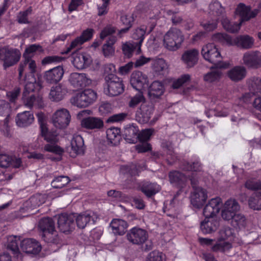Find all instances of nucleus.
<instances>
[{
	"label": "nucleus",
	"instance_id": "f257e3e1",
	"mask_svg": "<svg viewBox=\"0 0 261 261\" xmlns=\"http://www.w3.org/2000/svg\"><path fill=\"white\" fill-rule=\"evenodd\" d=\"M35 84L27 83L24 88L22 95V101L24 105L30 109L35 108L41 109L44 107L43 98L41 95L35 92Z\"/></svg>",
	"mask_w": 261,
	"mask_h": 261
},
{
	"label": "nucleus",
	"instance_id": "f03ea898",
	"mask_svg": "<svg viewBox=\"0 0 261 261\" xmlns=\"http://www.w3.org/2000/svg\"><path fill=\"white\" fill-rule=\"evenodd\" d=\"M203 59L214 65L216 68H227L229 63L221 61L222 57L216 46L213 43L204 45L201 50Z\"/></svg>",
	"mask_w": 261,
	"mask_h": 261
},
{
	"label": "nucleus",
	"instance_id": "7ed1b4c3",
	"mask_svg": "<svg viewBox=\"0 0 261 261\" xmlns=\"http://www.w3.org/2000/svg\"><path fill=\"white\" fill-rule=\"evenodd\" d=\"M184 40L181 32L176 28L170 29L164 37V45L169 50L175 51L180 48Z\"/></svg>",
	"mask_w": 261,
	"mask_h": 261
},
{
	"label": "nucleus",
	"instance_id": "20e7f679",
	"mask_svg": "<svg viewBox=\"0 0 261 261\" xmlns=\"http://www.w3.org/2000/svg\"><path fill=\"white\" fill-rule=\"evenodd\" d=\"M97 99V93L92 89H87L76 93L70 99L71 104L78 108H86Z\"/></svg>",
	"mask_w": 261,
	"mask_h": 261
},
{
	"label": "nucleus",
	"instance_id": "39448f33",
	"mask_svg": "<svg viewBox=\"0 0 261 261\" xmlns=\"http://www.w3.org/2000/svg\"><path fill=\"white\" fill-rule=\"evenodd\" d=\"M20 57L21 53L17 49L6 47L0 48V61L3 62L5 69L17 63Z\"/></svg>",
	"mask_w": 261,
	"mask_h": 261
},
{
	"label": "nucleus",
	"instance_id": "423d86ee",
	"mask_svg": "<svg viewBox=\"0 0 261 261\" xmlns=\"http://www.w3.org/2000/svg\"><path fill=\"white\" fill-rule=\"evenodd\" d=\"M106 87L104 92L110 96H116L121 94L124 90L122 80L116 75L105 77Z\"/></svg>",
	"mask_w": 261,
	"mask_h": 261
},
{
	"label": "nucleus",
	"instance_id": "0eeeda50",
	"mask_svg": "<svg viewBox=\"0 0 261 261\" xmlns=\"http://www.w3.org/2000/svg\"><path fill=\"white\" fill-rule=\"evenodd\" d=\"M221 215L225 221H230L240 210V205L234 199L230 198L226 200L221 207Z\"/></svg>",
	"mask_w": 261,
	"mask_h": 261
},
{
	"label": "nucleus",
	"instance_id": "6e6552de",
	"mask_svg": "<svg viewBox=\"0 0 261 261\" xmlns=\"http://www.w3.org/2000/svg\"><path fill=\"white\" fill-rule=\"evenodd\" d=\"M126 237L132 244L141 245L147 241L148 233L145 230L135 227L127 232Z\"/></svg>",
	"mask_w": 261,
	"mask_h": 261
},
{
	"label": "nucleus",
	"instance_id": "1a4fd4ad",
	"mask_svg": "<svg viewBox=\"0 0 261 261\" xmlns=\"http://www.w3.org/2000/svg\"><path fill=\"white\" fill-rule=\"evenodd\" d=\"M243 63L248 68L256 69L261 67V53L248 51L244 54Z\"/></svg>",
	"mask_w": 261,
	"mask_h": 261
},
{
	"label": "nucleus",
	"instance_id": "9d476101",
	"mask_svg": "<svg viewBox=\"0 0 261 261\" xmlns=\"http://www.w3.org/2000/svg\"><path fill=\"white\" fill-rule=\"evenodd\" d=\"M70 121V115L68 111L65 109L58 110L52 116L54 125L59 129L66 127Z\"/></svg>",
	"mask_w": 261,
	"mask_h": 261
},
{
	"label": "nucleus",
	"instance_id": "9b49d317",
	"mask_svg": "<svg viewBox=\"0 0 261 261\" xmlns=\"http://www.w3.org/2000/svg\"><path fill=\"white\" fill-rule=\"evenodd\" d=\"M154 108L151 103L144 102L136 113V120L141 124L148 122L153 114Z\"/></svg>",
	"mask_w": 261,
	"mask_h": 261
},
{
	"label": "nucleus",
	"instance_id": "f8f14e48",
	"mask_svg": "<svg viewBox=\"0 0 261 261\" xmlns=\"http://www.w3.org/2000/svg\"><path fill=\"white\" fill-rule=\"evenodd\" d=\"M222 200L219 197L212 198L204 207L203 214L205 217H214L220 212Z\"/></svg>",
	"mask_w": 261,
	"mask_h": 261
},
{
	"label": "nucleus",
	"instance_id": "ddd939ff",
	"mask_svg": "<svg viewBox=\"0 0 261 261\" xmlns=\"http://www.w3.org/2000/svg\"><path fill=\"white\" fill-rule=\"evenodd\" d=\"M259 11L257 9L251 10L250 6H246L243 3H240L236 10V14L240 17V21L241 23L255 17Z\"/></svg>",
	"mask_w": 261,
	"mask_h": 261
},
{
	"label": "nucleus",
	"instance_id": "4468645a",
	"mask_svg": "<svg viewBox=\"0 0 261 261\" xmlns=\"http://www.w3.org/2000/svg\"><path fill=\"white\" fill-rule=\"evenodd\" d=\"M74 216L67 214L59 215L58 218V226L60 230L66 233L72 231L74 226Z\"/></svg>",
	"mask_w": 261,
	"mask_h": 261
},
{
	"label": "nucleus",
	"instance_id": "2eb2a0df",
	"mask_svg": "<svg viewBox=\"0 0 261 261\" xmlns=\"http://www.w3.org/2000/svg\"><path fill=\"white\" fill-rule=\"evenodd\" d=\"M69 82L74 88L82 89L91 84V80L86 73H72L69 77Z\"/></svg>",
	"mask_w": 261,
	"mask_h": 261
},
{
	"label": "nucleus",
	"instance_id": "dca6fc26",
	"mask_svg": "<svg viewBox=\"0 0 261 261\" xmlns=\"http://www.w3.org/2000/svg\"><path fill=\"white\" fill-rule=\"evenodd\" d=\"M20 249L28 254H37L41 250V247L39 242L33 239H25L21 241Z\"/></svg>",
	"mask_w": 261,
	"mask_h": 261
},
{
	"label": "nucleus",
	"instance_id": "f3484780",
	"mask_svg": "<svg viewBox=\"0 0 261 261\" xmlns=\"http://www.w3.org/2000/svg\"><path fill=\"white\" fill-rule=\"evenodd\" d=\"M199 51L196 48L185 50L182 54L181 60L187 68L193 67L198 63Z\"/></svg>",
	"mask_w": 261,
	"mask_h": 261
},
{
	"label": "nucleus",
	"instance_id": "a211bd4d",
	"mask_svg": "<svg viewBox=\"0 0 261 261\" xmlns=\"http://www.w3.org/2000/svg\"><path fill=\"white\" fill-rule=\"evenodd\" d=\"M207 198V192L202 188H195L191 196V204L195 207L200 208Z\"/></svg>",
	"mask_w": 261,
	"mask_h": 261
},
{
	"label": "nucleus",
	"instance_id": "6ab92c4d",
	"mask_svg": "<svg viewBox=\"0 0 261 261\" xmlns=\"http://www.w3.org/2000/svg\"><path fill=\"white\" fill-rule=\"evenodd\" d=\"M130 84L136 90L140 92L145 88V85L148 83L146 75L141 71L134 72L130 77Z\"/></svg>",
	"mask_w": 261,
	"mask_h": 261
},
{
	"label": "nucleus",
	"instance_id": "aec40b11",
	"mask_svg": "<svg viewBox=\"0 0 261 261\" xmlns=\"http://www.w3.org/2000/svg\"><path fill=\"white\" fill-rule=\"evenodd\" d=\"M63 74V67L58 66L45 71L43 77L47 83L54 84L59 82L62 79Z\"/></svg>",
	"mask_w": 261,
	"mask_h": 261
},
{
	"label": "nucleus",
	"instance_id": "412c9836",
	"mask_svg": "<svg viewBox=\"0 0 261 261\" xmlns=\"http://www.w3.org/2000/svg\"><path fill=\"white\" fill-rule=\"evenodd\" d=\"M72 62L75 67L78 69H84L90 65L92 63L91 57L86 54L73 53Z\"/></svg>",
	"mask_w": 261,
	"mask_h": 261
},
{
	"label": "nucleus",
	"instance_id": "4be33fe9",
	"mask_svg": "<svg viewBox=\"0 0 261 261\" xmlns=\"http://www.w3.org/2000/svg\"><path fill=\"white\" fill-rule=\"evenodd\" d=\"M45 202V198L43 195L37 194L31 196L28 200L24 202L23 209L28 212L34 213L33 211L38 206Z\"/></svg>",
	"mask_w": 261,
	"mask_h": 261
},
{
	"label": "nucleus",
	"instance_id": "5701e85b",
	"mask_svg": "<svg viewBox=\"0 0 261 261\" xmlns=\"http://www.w3.org/2000/svg\"><path fill=\"white\" fill-rule=\"evenodd\" d=\"M139 132V128L136 124H128L124 128L123 135L127 142L135 144L138 141Z\"/></svg>",
	"mask_w": 261,
	"mask_h": 261
},
{
	"label": "nucleus",
	"instance_id": "b1692460",
	"mask_svg": "<svg viewBox=\"0 0 261 261\" xmlns=\"http://www.w3.org/2000/svg\"><path fill=\"white\" fill-rule=\"evenodd\" d=\"M22 165V161L20 158L15 156H10L6 154H0V167L7 168L12 166L15 168H19Z\"/></svg>",
	"mask_w": 261,
	"mask_h": 261
},
{
	"label": "nucleus",
	"instance_id": "393cba45",
	"mask_svg": "<svg viewBox=\"0 0 261 261\" xmlns=\"http://www.w3.org/2000/svg\"><path fill=\"white\" fill-rule=\"evenodd\" d=\"M164 91L165 88L163 83L155 81L148 87V95L150 100H155L161 97Z\"/></svg>",
	"mask_w": 261,
	"mask_h": 261
},
{
	"label": "nucleus",
	"instance_id": "a878e982",
	"mask_svg": "<svg viewBox=\"0 0 261 261\" xmlns=\"http://www.w3.org/2000/svg\"><path fill=\"white\" fill-rule=\"evenodd\" d=\"M34 121V117L30 111H24L17 114L15 117L16 125L19 127H27Z\"/></svg>",
	"mask_w": 261,
	"mask_h": 261
},
{
	"label": "nucleus",
	"instance_id": "bb28decb",
	"mask_svg": "<svg viewBox=\"0 0 261 261\" xmlns=\"http://www.w3.org/2000/svg\"><path fill=\"white\" fill-rule=\"evenodd\" d=\"M138 189L148 198L155 195L161 190L160 186L156 183L149 181L142 182Z\"/></svg>",
	"mask_w": 261,
	"mask_h": 261
},
{
	"label": "nucleus",
	"instance_id": "cd10ccee",
	"mask_svg": "<svg viewBox=\"0 0 261 261\" xmlns=\"http://www.w3.org/2000/svg\"><path fill=\"white\" fill-rule=\"evenodd\" d=\"M93 30L92 29H88L84 31L82 35L75 38L70 44V46L67 48L65 51L66 54L69 53L72 49L75 48L78 45L83 44L85 42L90 40L93 34Z\"/></svg>",
	"mask_w": 261,
	"mask_h": 261
},
{
	"label": "nucleus",
	"instance_id": "c85d7f7f",
	"mask_svg": "<svg viewBox=\"0 0 261 261\" xmlns=\"http://www.w3.org/2000/svg\"><path fill=\"white\" fill-rule=\"evenodd\" d=\"M247 74V70L244 66H236L227 71L228 77L233 82H238L244 79Z\"/></svg>",
	"mask_w": 261,
	"mask_h": 261
},
{
	"label": "nucleus",
	"instance_id": "c756f323",
	"mask_svg": "<svg viewBox=\"0 0 261 261\" xmlns=\"http://www.w3.org/2000/svg\"><path fill=\"white\" fill-rule=\"evenodd\" d=\"M81 125L88 129H100L103 126V122L100 118L88 117L83 119Z\"/></svg>",
	"mask_w": 261,
	"mask_h": 261
},
{
	"label": "nucleus",
	"instance_id": "7c9ffc66",
	"mask_svg": "<svg viewBox=\"0 0 261 261\" xmlns=\"http://www.w3.org/2000/svg\"><path fill=\"white\" fill-rule=\"evenodd\" d=\"M219 226V222L214 217H207L201 222L200 228L204 233H210L215 231Z\"/></svg>",
	"mask_w": 261,
	"mask_h": 261
},
{
	"label": "nucleus",
	"instance_id": "2f4dec72",
	"mask_svg": "<svg viewBox=\"0 0 261 261\" xmlns=\"http://www.w3.org/2000/svg\"><path fill=\"white\" fill-rule=\"evenodd\" d=\"M67 93V88L64 86L59 84L51 88L49 97L51 100L58 102L64 98Z\"/></svg>",
	"mask_w": 261,
	"mask_h": 261
},
{
	"label": "nucleus",
	"instance_id": "473e14b6",
	"mask_svg": "<svg viewBox=\"0 0 261 261\" xmlns=\"http://www.w3.org/2000/svg\"><path fill=\"white\" fill-rule=\"evenodd\" d=\"M84 140L81 136H73L71 141V147L73 154L71 156L75 157L77 154H83L84 153Z\"/></svg>",
	"mask_w": 261,
	"mask_h": 261
},
{
	"label": "nucleus",
	"instance_id": "72a5a7b5",
	"mask_svg": "<svg viewBox=\"0 0 261 261\" xmlns=\"http://www.w3.org/2000/svg\"><path fill=\"white\" fill-rule=\"evenodd\" d=\"M110 226L115 235L122 236L126 232L128 224L122 219H113Z\"/></svg>",
	"mask_w": 261,
	"mask_h": 261
},
{
	"label": "nucleus",
	"instance_id": "f704fd0d",
	"mask_svg": "<svg viewBox=\"0 0 261 261\" xmlns=\"http://www.w3.org/2000/svg\"><path fill=\"white\" fill-rule=\"evenodd\" d=\"M208 13L210 15L213 16L214 18H218V20H221L225 17L224 8L217 1L212 2L210 4Z\"/></svg>",
	"mask_w": 261,
	"mask_h": 261
},
{
	"label": "nucleus",
	"instance_id": "c9c22d12",
	"mask_svg": "<svg viewBox=\"0 0 261 261\" xmlns=\"http://www.w3.org/2000/svg\"><path fill=\"white\" fill-rule=\"evenodd\" d=\"M162 147L164 152L166 153V160L168 164L171 165L178 159L171 142L164 141L162 143Z\"/></svg>",
	"mask_w": 261,
	"mask_h": 261
},
{
	"label": "nucleus",
	"instance_id": "e433bc0d",
	"mask_svg": "<svg viewBox=\"0 0 261 261\" xmlns=\"http://www.w3.org/2000/svg\"><path fill=\"white\" fill-rule=\"evenodd\" d=\"M20 237L10 236L8 239L7 249L11 250L14 255L17 258H21L18 244H20Z\"/></svg>",
	"mask_w": 261,
	"mask_h": 261
},
{
	"label": "nucleus",
	"instance_id": "4c0bfd02",
	"mask_svg": "<svg viewBox=\"0 0 261 261\" xmlns=\"http://www.w3.org/2000/svg\"><path fill=\"white\" fill-rule=\"evenodd\" d=\"M248 206L254 211L261 210V192H254L248 198Z\"/></svg>",
	"mask_w": 261,
	"mask_h": 261
},
{
	"label": "nucleus",
	"instance_id": "58836bf2",
	"mask_svg": "<svg viewBox=\"0 0 261 261\" xmlns=\"http://www.w3.org/2000/svg\"><path fill=\"white\" fill-rule=\"evenodd\" d=\"M233 43L238 47L248 49L253 45V40L248 35L239 36L234 39Z\"/></svg>",
	"mask_w": 261,
	"mask_h": 261
},
{
	"label": "nucleus",
	"instance_id": "ea45409f",
	"mask_svg": "<svg viewBox=\"0 0 261 261\" xmlns=\"http://www.w3.org/2000/svg\"><path fill=\"white\" fill-rule=\"evenodd\" d=\"M146 27L144 25L141 26L140 28L136 29L132 34L133 39L137 40L135 42L138 45V49L137 54H139L141 51V46L144 39V35L146 33Z\"/></svg>",
	"mask_w": 261,
	"mask_h": 261
},
{
	"label": "nucleus",
	"instance_id": "a19ab883",
	"mask_svg": "<svg viewBox=\"0 0 261 261\" xmlns=\"http://www.w3.org/2000/svg\"><path fill=\"white\" fill-rule=\"evenodd\" d=\"M120 130L118 128H110L107 130V137L109 142L113 145H117L121 139Z\"/></svg>",
	"mask_w": 261,
	"mask_h": 261
},
{
	"label": "nucleus",
	"instance_id": "79ce46f5",
	"mask_svg": "<svg viewBox=\"0 0 261 261\" xmlns=\"http://www.w3.org/2000/svg\"><path fill=\"white\" fill-rule=\"evenodd\" d=\"M42 233L46 231L53 232L55 229V222L51 218H43L39 222L38 225Z\"/></svg>",
	"mask_w": 261,
	"mask_h": 261
},
{
	"label": "nucleus",
	"instance_id": "37998d69",
	"mask_svg": "<svg viewBox=\"0 0 261 261\" xmlns=\"http://www.w3.org/2000/svg\"><path fill=\"white\" fill-rule=\"evenodd\" d=\"M169 178L171 184L179 186L187 181V177L179 171H171L169 174Z\"/></svg>",
	"mask_w": 261,
	"mask_h": 261
},
{
	"label": "nucleus",
	"instance_id": "c03bdc74",
	"mask_svg": "<svg viewBox=\"0 0 261 261\" xmlns=\"http://www.w3.org/2000/svg\"><path fill=\"white\" fill-rule=\"evenodd\" d=\"M91 213V212H86L79 214L76 217V222L79 228L83 229L86 227L92 218Z\"/></svg>",
	"mask_w": 261,
	"mask_h": 261
},
{
	"label": "nucleus",
	"instance_id": "a18cd8bd",
	"mask_svg": "<svg viewBox=\"0 0 261 261\" xmlns=\"http://www.w3.org/2000/svg\"><path fill=\"white\" fill-rule=\"evenodd\" d=\"M221 21L224 29L231 33L238 32L242 24L240 21L239 23L231 22L226 17L223 18Z\"/></svg>",
	"mask_w": 261,
	"mask_h": 261
},
{
	"label": "nucleus",
	"instance_id": "49530a36",
	"mask_svg": "<svg viewBox=\"0 0 261 261\" xmlns=\"http://www.w3.org/2000/svg\"><path fill=\"white\" fill-rule=\"evenodd\" d=\"M41 135L48 143H57L58 134L56 132L49 131L46 127H42L41 129Z\"/></svg>",
	"mask_w": 261,
	"mask_h": 261
},
{
	"label": "nucleus",
	"instance_id": "de8ad7c7",
	"mask_svg": "<svg viewBox=\"0 0 261 261\" xmlns=\"http://www.w3.org/2000/svg\"><path fill=\"white\" fill-rule=\"evenodd\" d=\"M117 38L115 36H110L107 43L103 44L102 51L105 57L112 55L114 53V48L113 45L116 42Z\"/></svg>",
	"mask_w": 261,
	"mask_h": 261
},
{
	"label": "nucleus",
	"instance_id": "09e8293b",
	"mask_svg": "<svg viewBox=\"0 0 261 261\" xmlns=\"http://www.w3.org/2000/svg\"><path fill=\"white\" fill-rule=\"evenodd\" d=\"M37 51L42 52V47L39 44H34L26 47L22 55V58L32 59Z\"/></svg>",
	"mask_w": 261,
	"mask_h": 261
},
{
	"label": "nucleus",
	"instance_id": "8fccbe9b",
	"mask_svg": "<svg viewBox=\"0 0 261 261\" xmlns=\"http://www.w3.org/2000/svg\"><path fill=\"white\" fill-rule=\"evenodd\" d=\"M249 89L253 93H258L261 91V79L253 76L248 80Z\"/></svg>",
	"mask_w": 261,
	"mask_h": 261
},
{
	"label": "nucleus",
	"instance_id": "3c124183",
	"mask_svg": "<svg viewBox=\"0 0 261 261\" xmlns=\"http://www.w3.org/2000/svg\"><path fill=\"white\" fill-rule=\"evenodd\" d=\"M138 49V45L135 42H126L124 43L122 46V50L125 57L130 58L133 55V52Z\"/></svg>",
	"mask_w": 261,
	"mask_h": 261
},
{
	"label": "nucleus",
	"instance_id": "603ef678",
	"mask_svg": "<svg viewBox=\"0 0 261 261\" xmlns=\"http://www.w3.org/2000/svg\"><path fill=\"white\" fill-rule=\"evenodd\" d=\"M70 180L67 176H59L54 178L51 183L53 188L55 189H61L67 185Z\"/></svg>",
	"mask_w": 261,
	"mask_h": 261
},
{
	"label": "nucleus",
	"instance_id": "864d4df0",
	"mask_svg": "<svg viewBox=\"0 0 261 261\" xmlns=\"http://www.w3.org/2000/svg\"><path fill=\"white\" fill-rule=\"evenodd\" d=\"M230 220L232 226L236 228L245 227L246 224V219L242 214H236Z\"/></svg>",
	"mask_w": 261,
	"mask_h": 261
},
{
	"label": "nucleus",
	"instance_id": "5fc2aeb1",
	"mask_svg": "<svg viewBox=\"0 0 261 261\" xmlns=\"http://www.w3.org/2000/svg\"><path fill=\"white\" fill-rule=\"evenodd\" d=\"M19 65L21 68H23L25 70L28 69L30 73H34L36 72V62L32 59L23 58Z\"/></svg>",
	"mask_w": 261,
	"mask_h": 261
},
{
	"label": "nucleus",
	"instance_id": "6e6d98bb",
	"mask_svg": "<svg viewBox=\"0 0 261 261\" xmlns=\"http://www.w3.org/2000/svg\"><path fill=\"white\" fill-rule=\"evenodd\" d=\"M222 72L220 71L214 70L205 74L204 80L208 83H214L219 81Z\"/></svg>",
	"mask_w": 261,
	"mask_h": 261
},
{
	"label": "nucleus",
	"instance_id": "4d7b16f0",
	"mask_svg": "<svg viewBox=\"0 0 261 261\" xmlns=\"http://www.w3.org/2000/svg\"><path fill=\"white\" fill-rule=\"evenodd\" d=\"M32 9L30 7L28 8L26 10L23 11H20L17 15V21L20 24H29L30 21L28 19L29 15L32 13Z\"/></svg>",
	"mask_w": 261,
	"mask_h": 261
},
{
	"label": "nucleus",
	"instance_id": "13d9d810",
	"mask_svg": "<svg viewBox=\"0 0 261 261\" xmlns=\"http://www.w3.org/2000/svg\"><path fill=\"white\" fill-rule=\"evenodd\" d=\"M180 168L184 170L193 171H200L202 168L201 164L198 162H194L192 164L184 162L180 165Z\"/></svg>",
	"mask_w": 261,
	"mask_h": 261
},
{
	"label": "nucleus",
	"instance_id": "bf43d9fd",
	"mask_svg": "<svg viewBox=\"0 0 261 261\" xmlns=\"http://www.w3.org/2000/svg\"><path fill=\"white\" fill-rule=\"evenodd\" d=\"M245 187L254 192H261V181L255 179H250L246 181Z\"/></svg>",
	"mask_w": 261,
	"mask_h": 261
},
{
	"label": "nucleus",
	"instance_id": "052dcab7",
	"mask_svg": "<svg viewBox=\"0 0 261 261\" xmlns=\"http://www.w3.org/2000/svg\"><path fill=\"white\" fill-rule=\"evenodd\" d=\"M42 238L47 243H58L59 242V238L58 237L57 232L55 229L53 232L46 231L42 233Z\"/></svg>",
	"mask_w": 261,
	"mask_h": 261
},
{
	"label": "nucleus",
	"instance_id": "680f3d73",
	"mask_svg": "<svg viewBox=\"0 0 261 261\" xmlns=\"http://www.w3.org/2000/svg\"><path fill=\"white\" fill-rule=\"evenodd\" d=\"M44 149L46 151L59 155L62 154L64 151L62 148L56 145V143H48L44 145Z\"/></svg>",
	"mask_w": 261,
	"mask_h": 261
},
{
	"label": "nucleus",
	"instance_id": "e2e57ef3",
	"mask_svg": "<svg viewBox=\"0 0 261 261\" xmlns=\"http://www.w3.org/2000/svg\"><path fill=\"white\" fill-rule=\"evenodd\" d=\"M166 66L165 61L163 59L155 60L152 64L154 71L159 74H161V72L166 69Z\"/></svg>",
	"mask_w": 261,
	"mask_h": 261
},
{
	"label": "nucleus",
	"instance_id": "0e129e2a",
	"mask_svg": "<svg viewBox=\"0 0 261 261\" xmlns=\"http://www.w3.org/2000/svg\"><path fill=\"white\" fill-rule=\"evenodd\" d=\"M190 80V75L189 74H184L173 83L172 88L173 89H178L182 86L185 83L189 81Z\"/></svg>",
	"mask_w": 261,
	"mask_h": 261
},
{
	"label": "nucleus",
	"instance_id": "69168bd1",
	"mask_svg": "<svg viewBox=\"0 0 261 261\" xmlns=\"http://www.w3.org/2000/svg\"><path fill=\"white\" fill-rule=\"evenodd\" d=\"M116 31V28L112 25H108L106 26L101 32L100 37L101 39H103L109 35H111L115 33Z\"/></svg>",
	"mask_w": 261,
	"mask_h": 261
},
{
	"label": "nucleus",
	"instance_id": "338daca9",
	"mask_svg": "<svg viewBox=\"0 0 261 261\" xmlns=\"http://www.w3.org/2000/svg\"><path fill=\"white\" fill-rule=\"evenodd\" d=\"M218 18H214L212 20L203 22L201 25L207 31H213L217 28Z\"/></svg>",
	"mask_w": 261,
	"mask_h": 261
},
{
	"label": "nucleus",
	"instance_id": "774afa93",
	"mask_svg": "<svg viewBox=\"0 0 261 261\" xmlns=\"http://www.w3.org/2000/svg\"><path fill=\"white\" fill-rule=\"evenodd\" d=\"M163 254L158 251L150 252L147 257V261H163Z\"/></svg>",
	"mask_w": 261,
	"mask_h": 261
}]
</instances>
